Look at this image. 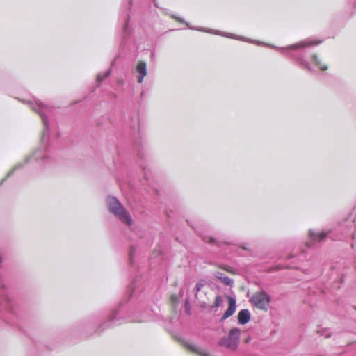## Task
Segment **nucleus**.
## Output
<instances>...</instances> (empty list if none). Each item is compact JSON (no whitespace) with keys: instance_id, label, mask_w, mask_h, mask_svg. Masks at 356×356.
<instances>
[{"instance_id":"nucleus-1","label":"nucleus","mask_w":356,"mask_h":356,"mask_svg":"<svg viewBox=\"0 0 356 356\" xmlns=\"http://www.w3.org/2000/svg\"><path fill=\"white\" fill-rule=\"evenodd\" d=\"M26 103L41 117L44 124V130L40 147L31 156L26 158L25 163L30 164L33 168H40L50 163L52 161V156L48 147L49 128L47 115L53 111V107L36 99L27 100Z\"/></svg>"},{"instance_id":"nucleus-2","label":"nucleus","mask_w":356,"mask_h":356,"mask_svg":"<svg viewBox=\"0 0 356 356\" xmlns=\"http://www.w3.org/2000/svg\"><path fill=\"white\" fill-rule=\"evenodd\" d=\"M321 40L312 41L310 40H305L300 41L296 44L288 46L285 48H281L282 51L286 49H291L292 51L288 54L295 59L298 65L304 69L308 70L310 72H313V69L311 67L309 63L304 58L306 53L305 48L311 46H315L321 44Z\"/></svg>"},{"instance_id":"nucleus-3","label":"nucleus","mask_w":356,"mask_h":356,"mask_svg":"<svg viewBox=\"0 0 356 356\" xmlns=\"http://www.w3.org/2000/svg\"><path fill=\"white\" fill-rule=\"evenodd\" d=\"M352 225H348V220H345L343 222L339 223V225L332 231L327 232H314L312 230L309 231V236L312 241V243H307L308 247L313 245L315 242H321L325 240L327 236H330L333 241L343 240L346 238L351 231Z\"/></svg>"},{"instance_id":"nucleus-4","label":"nucleus","mask_w":356,"mask_h":356,"mask_svg":"<svg viewBox=\"0 0 356 356\" xmlns=\"http://www.w3.org/2000/svg\"><path fill=\"white\" fill-rule=\"evenodd\" d=\"M106 202L109 212L113 213L120 222L128 226L133 224V220L129 212L117 197L108 196Z\"/></svg>"},{"instance_id":"nucleus-5","label":"nucleus","mask_w":356,"mask_h":356,"mask_svg":"<svg viewBox=\"0 0 356 356\" xmlns=\"http://www.w3.org/2000/svg\"><path fill=\"white\" fill-rule=\"evenodd\" d=\"M123 305L120 303L119 306L115 309L108 319L99 325L100 330L95 331L97 334H100L104 330L118 324V321L124 318Z\"/></svg>"},{"instance_id":"nucleus-6","label":"nucleus","mask_w":356,"mask_h":356,"mask_svg":"<svg viewBox=\"0 0 356 356\" xmlns=\"http://www.w3.org/2000/svg\"><path fill=\"white\" fill-rule=\"evenodd\" d=\"M270 296L265 291L257 292L252 295L250 302L257 308L267 311Z\"/></svg>"},{"instance_id":"nucleus-7","label":"nucleus","mask_w":356,"mask_h":356,"mask_svg":"<svg viewBox=\"0 0 356 356\" xmlns=\"http://www.w3.org/2000/svg\"><path fill=\"white\" fill-rule=\"evenodd\" d=\"M141 280V277H136L128 286L127 293L130 299L138 297V294L142 291L143 286L142 284Z\"/></svg>"},{"instance_id":"nucleus-8","label":"nucleus","mask_w":356,"mask_h":356,"mask_svg":"<svg viewBox=\"0 0 356 356\" xmlns=\"http://www.w3.org/2000/svg\"><path fill=\"white\" fill-rule=\"evenodd\" d=\"M132 4V0H129V3H128V7H127V10L125 13H122L120 15V18L123 21V23H124V26H123V32L124 33L125 35H128L130 34V28H129V19H130V15H129V10H130V6Z\"/></svg>"},{"instance_id":"nucleus-9","label":"nucleus","mask_w":356,"mask_h":356,"mask_svg":"<svg viewBox=\"0 0 356 356\" xmlns=\"http://www.w3.org/2000/svg\"><path fill=\"white\" fill-rule=\"evenodd\" d=\"M227 298L229 300V307L221 317L220 321H224L230 317L232 314H234L236 309V300L235 298L227 296Z\"/></svg>"},{"instance_id":"nucleus-10","label":"nucleus","mask_w":356,"mask_h":356,"mask_svg":"<svg viewBox=\"0 0 356 356\" xmlns=\"http://www.w3.org/2000/svg\"><path fill=\"white\" fill-rule=\"evenodd\" d=\"M136 71L138 73L137 81L139 83H141L147 73L146 63L144 61H139L136 67Z\"/></svg>"},{"instance_id":"nucleus-11","label":"nucleus","mask_w":356,"mask_h":356,"mask_svg":"<svg viewBox=\"0 0 356 356\" xmlns=\"http://www.w3.org/2000/svg\"><path fill=\"white\" fill-rule=\"evenodd\" d=\"M218 344L220 346H225L232 350H236L238 347L239 343L228 337H224L219 340Z\"/></svg>"},{"instance_id":"nucleus-12","label":"nucleus","mask_w":356,"mask_h":356,"mask_svg":"<svg viewBox=\"0 0 356 356\" xmlns=\"http://www.w3.org/2000/svg\"><path fill=\"white\" fill-rule=\"evenodd\" d=\"M1 296V298H3V300L6 302L7 307H8V309L9 312L13 316V317L10 320H6V321L7 323L15 325V318H16V316L15 314V309H14V306L12 302V300L10 299V298L8 296H6L3 293ZM16 325H17L16 324Z\"/></svg>"},{"instance_id":"nucleus-13","label":"nucleus","mask_w":356,"mask_h":356,"mask_svg":"<svg viewBox=\"0 0 356 356\" xmlns=\"http://www.w3.org/2000/svg\"><path fill=\"white\" fill-rule=\"evenodd\" d=\"M251 318L250 312L247 309H241L238 314V322L241 325L247 324Z\"/></svg>"},{"instance_id":"nucleus-14","label":"nucleus","mask_w":356,"mask_h":356,"mask_svg":"<svg viewBox=\"0 0 356 356\" xmlns=\"http://www.w3.org/2000/svg\"><path fill=\"white\" fill-rule=\"evenodd\" d=\"M241 336V330L238 327H234L230 330L228 337H229L232 339L235 340L238 343H239Z\"/></svg>"},{"instance_id":"nucleus-15","label":"nucleus","mask_w":356,"mask_h":356,"mask_svg":"<svg viewBox=\"0 0 356 356\" xmlns=\"http://www.w3.org/2000/svg\"><path fill=\"white\" fill-rule=\"evenodd\" d=\"M218 275H216V277L224 284H225L227 286H232L234 284V281L231 278H229L228 276L224 275L222 273H218Z\"/></svg>"},{"instance_id":"nucleus-16","label":"nucleus","mask_w":356,"mask_h":356,"mask_svg":"<svg viewBox=\"0 0 356 356\" xmlns=\"http://www.w3.org/2000/svg\"><path fill=\"white\" fill-rule=\"evenodd\" d=\"M189 348L195 352V353L198 354L200 356H210L209 353L206 351L204 348L195 346V345H191L189 346Z\"/></svg>"},{"instance_id":"nucleus-17","label":"nucleus","mask_w":356,"mask_h":356,"mask_svg":"<svg viewBox=\"0 0 356 356\" xmlns=\"http://www.w3.org/2000/svg\"><path fill=\"white\" fill-rule=\"evenodd\" d=\"M111 73V69H108L106 72L100 73L97 76V83L99 86L102 82L106 78H108Z\"/></svg>"},{"instance_id":"nucleus-18","label":"nucleus","mask_w":356,"mask_h":356,"mask_svg":"<svg viewBox=\"0 0 356 356\" xmlns=\"http://www.w3.org/2000/svg\"><path fill=\"white\" fill-rule=\"evenodd\" d=\"M312 60L315 65L319 67L321 70L325 71L327 70L328 67L327 65H321V60L318 58V56L316 54H314L312 56Z\"/></svg>"},{"instance_id":"nucleus-19","label":"nucleus","mask_w":356,"mask_h":356,"mask_svg":"<svg viewBox=\"0 0 356 356\" xmlns=\"http://www.w3.org/2000/svg\"><path fill=\"white\" fill-rule=\"evenodd\" d=\"M204 286V284L202 282H198L196 284L193 291L195 292V298L197 299L198 297V293L200 291V289Z\"/></svg>"},{"instance_id":"nucleus-20","label":"nucleus","mask_w":356,"mask_h":356,"mask_svg":"<svg viewBox=\"0 0 356 356\" xmlns=\"http://www.w3.org/2000/svg\"><path fill=\"white\" fill-rule=\"evenodd\" d=\"M222 303V297L220 295L216 296V298H215L214 305L213 306V307H218Z\"/></svg>"},{"instance_id":"nucleus-21","label":"nucleus","mask_w":356,"mask_h":356,"mask_svg":"<svg viewBox=\"0 0 356 356\" xmlns=\"http://www.w3.org/2000/svg\"><path fill=\"white\" fill-rule=\"evenodd\" d=\"M184 307H185L186 312L188 314H191V306H190L189 300L188 299H186L185 301Z\"/></svg>"},{"instance_id":"nucleus-22","label":"nucleus","mask_w":356,"mask_h":356,"mask_svg":"<svg viewBox=\"0 0 356 356\" xmlns=\"http://www.w3.org/2000/svg\"><path fill=\"white\" fill-rule=\"evenodd\" d=\"M22 166H23V164H22V163H18L17 165H16L13 168V169L11 171H10V172H8V174L7 177H10V175H12V174H13V172H14L17 169L21 168H22Z\"/></svg>"},{"instance_id":"nucleus-23","label":"nucleus","mask_w":356,"mask_h":356,"mask_svg":"<svg viewBox=\"0 0 356 356\" xmlns=\"http://www.w3.org/2000/svg\"><path fill=\"white\" fill-rule=\"evenodd\" d=\"M173 19H176L177 21L181 22V23H184L185 24H186L187 26L189 27L188 23L184 21V19L181 17H177L176 15H172L171 16Z\"/></svg>"},{"instance_id":"nucleus-24","label":"nucleus","mask_w":356,"mask_h":356,"mask_svg":"<svg viewBox=\"0 0 356 356\" xmlns=\"http://www.w3.org/2000/svg\"><path fill=\"white\" fill-rule=\"evenodd\" d=\"M321 334L324 335L325 338H330L331 337V332L327 330H323Z\"/></svg>"},{"instance_id":"nucleus-25","label":"nucleus","mask_w":356,"mask_h":356,"mask_svg":"<svg viewBox=\"0 0 356 356\" xmlns=\"http://www.w3.org/2000/svg\"><path fill=\"white\" fill-rule=\"evenodd\" d=\"M298 267L299 266L298 264H293V263L287 264L286 266V268H298Z\"/></svg>"},{"instance_id":"nucleus-26","label":"nucleus","mask_w":356,"mask_h":356,"mask_svg":"<svg viewBox=\"0 0 356 356\" xmlns=\"http://www.w3.org/2000/svg\"><path fill=\"white\" fill-rule=\"evenodd\" d=\"M133 259H134V250H133V248H131V251L129 252V259H130L131 263L133 262Z\"/></svg>"},{"instance_id":"nucleus-27","label":"nucleus","mask_w":356,"mask_h":356,"mask_svg":"<svg viewBox=\"0 0 356 356\" xmlns=\"http://www.w3.org/2000/svg\"><path fill=\"white\" fill-rule=\"evenodd\" d=\"M134 321H137V322H143V321H145L146 319L145 318H139V319H136V320H133Z\"/></svg>"},{"instance_id":"nucleus-28","label":"nucleus","mask_w":356,"mask_h":356,"mask_svg":"<svg viewBox=\"0 0 356 356\" xmlns=\"http://www.w3.org/2000/svg\"><path fill=\"white\" fill-rule=\"evenodd\" d=\"M352 238H353V240H355V239H356V234H355V233H354V234H353Z\"/></svg>"},{"instance_id":"nucleus-29","label":"nucleus","mask_w":356,"mask_h":356,"mask_svg":"<svg viewBox=\"0 0 356 356\" xmlns=\"http://www.w3.org/2000/svg\"><path fill=\"white\" fill-rule=\"evenodd\" d=\"M209 242L213 243L214 242V239L213 238H210Z\"/></svg>"},{"instance_id":"nucleus-30","label":"nucleus","mask_w":356,"mask_h":356,"mask_svg":"<svg viewBox=\"0 0 356 356\" xmlns=\"http://www.w3.org/2000/svg\"><path fill=\"white\" fill-rule=\"evenodd\" d=\"M303 254H304V252H302L301 254H300L298 257V258L299 257H303Z\"/></svg>"},{"instance_id":"nucleus-31","label":"nucleus","mask_w":356,"mask_h":356,"mask_svg":"<svg viewBox=\"0 0 356 356\" xmlns=\"http://www.w3.org/2000/svg\"><path fill=\"white\" fill-rule=\"evenodd\" d=\"M289 259H296V257H295V256H290Z\"/></svg>"},{"instance_id":"nucleus-32","label":"nucleus","mask_w":356,"mask_h":356,"mask_svg":"<svg viewBox=\"0 0 356 356\" xmlns=\"http://www.w3.org/2000/svg\"><path fill=\"white\" fill-rule=\"evenodd\" d=\"M5 181H6V179H2L1 181V184L2 185Z\"/></svg>"},{"instance_id":"nucleus-33","label":"nucleus","mask_w":356,"mask_h":356,"mask_svg":"<svg viewBox=\"0 0 356 356\" xmlns=\"http://www.w3.org/2000/svg\"><path fill=\"white\" fill-rule=\"evenodd\" d=\"M351 247H352V248H354V243H353L351 244Z\"/></svg>"},{"instance_id":"nucleus-34","label":"nucleus","mask_w":356,"mask_h":356,"mask_svg":"<svg viewBox=\"0 0 356 356\" xmlns=\"http://www.w3.org/2000/svg\"><path fill=\"white\" fill-rule=\"evenodd\" d=\"M349 222L353 224L354 222V221L353 220H350Z\"/></svg>"},{"instance_id":"nucleus-35","label":"nucleus","mask_w":356,"mask_h":356,"mask_svg":"<svg viewBox=\"0 0 356 356\" xmlns=\"http://www.w3.org/2000/svg\"><path fill=\"white\" fill-rule=\"evenodd\" d=\"M317 356H325V355H317Z\"/></svg>"},{"instance_id":"nucleus-36","label":"nucleus","mask_w":356,"mask_h":356,"mask_svg":"<svg viewBox=\"0 0 356 356\" xmlns=\"http://www.w3.org/2000/svg\"><path fill=\"white\" fill-rule=\"evenodd\" d=\"M355 6V8H356V3L355 4V6Z\"/></svg>"},{"instance_id":"nucleus-37","label":"nucleus","mask_w":356,"mask_h":356,"mask_svg":"<svg viewBox=\"0 0 356 356\" xmlns=\"http://www.w3.org/2000/svg\"><path fill=\"white\" fill-rule=\"evenodd\" d=\"M354 309L356 310V307H354Z\"/></svg>"},{"instance_id":"nucleus-38","label":"nucleus","mask_w":356,"mask_h":356,"mask_svg":"<svg viewBox=\"0 0 356 356\" xmlns=\"http://www.w3.org/2000/svg\"><path fill=\"white\" fill-rule=\"evenodd\" d=\"M353 344L356 346V343H353Z\"/></svg>"}]
</instances>
